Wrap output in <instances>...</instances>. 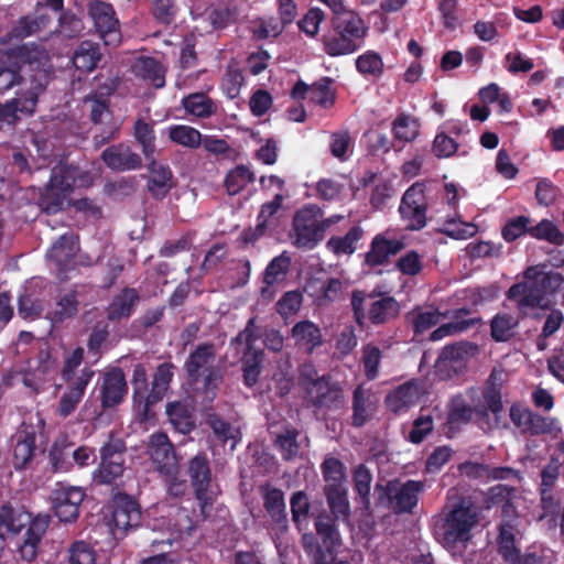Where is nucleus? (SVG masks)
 <instances>
[{
	"label": "nucleus",
	"mask_w": 564,
	"mask_h": 564,
	"mask_svg": "<svg viewBox=\"0 0 564 564\" xmlns=\"http://www.w3.org/2000/svg\"><path fill=\"white\" fill-rule=\"evenodd\" d=\"M47 53L39 45H22L0 56V93L19 85L17 96L0 105V130L11 127L20 116L34 113L37 99L47 84Z\"/></svg>",
	"instance_id": "nucleus-1"
},
{
	"label": "nucleus",
	"mask_w": 564,
	"mask_h": 564,
	"mask_svg": "<svg viewBox=\"0 0 564 564\" xmlns=\"http://www.w3.org/2000/svg\"><path fill=\"white\" fill-rule=\"evenodd\" d=\"M473 406L460 397L451 400L448 409V423L452 425L475 422L482 431L488 432L496 429L500 423L502 413L501 395L495 388L484 391L481 399L477 402L473 398Z\"/></svg>",
	"instance_id": "nucleus-2"
},
{
	"label": "nucleus",
	"mask_w": 564,
	"mask_h": 564,
	"mask_svg": "<svg viewBox=\"0 0 564 564\" xmlns=\"http://www.w3.org/2000/svg\"><path fill=\"white\" fill-rule=\"evenodd\" d=\"M29 524L23 543L19 546L21 556L32 561L37 554V545L50 524L48 514H31L22 509L4 506L0 510V550L3 547L4 533L17 534Z\"/></svg>",
	"instance_id": "nucleus-3"
},
{
	"label": "nucleus",
	"mask_w": 564,
	"mask_h": 564,
	"mask_svg": "<svg viewBox=\"0 0 564 564\" xmlns=\"http://www.w3.org/2000/svg\"><path fill=\"white\" fill-rule=\"evenodd\" d=\"M93 177L74 166L58 164L52 170L48 184L40 195L39 205L47 214L63 209L74 187H88Z\"/></svg>",
	"instance_id": "nucleus-4"
},
{
	"label": "nucleus",
	"mask_w": 564,
	"mask_h": 564,
	"mask_svg": "<svg viewBox=\"0 0 564 564\" xmlns=\"http://www.w3.org/2000/svg\"><path fill=\"white\" fill-rule=\"evenodd\" d=\"M188 383L196 393L207 401L214 400L221 382V375L216 367V349L212 344H202L191 352L185 361Z\"/></svg>",
	"instance_id": "nucleus-5"
},
{
	"label": "nucleus",
	"mask_w": 564,
	"mask_h": 564,
	"mask_svg": "<svg viewBox=\"0 0 564 564\" xmlns=\"http://www.w3.org/2000/svg\"><path fill=\"white\" fill-rule=\"evenodd\" d=\"M477 514L464 505L454 507L441 527L442 541L446 547L465 543L470 539V531L477 524Z\"/></svg>",
	"instance_id": "nucleus-6"
},
{
	"label": "nucleus",
	"mask_w": 564,
	"mask_h": 564,
	"mask_svg": "<svg viewBox=\"0 0 564 564\" xmlns=\"http://www.w3.org/2000/svg\"><path fill=\"white\" fill-rule=\"evenodd\" d=\"M188 474L195 489L196 498L204 517H207L210 507L218 495V489L212 482V474L208 459L204 455H197L191 459Z\"/></svg>",
	"instance_id": "nucleus-7"
},
{
	"label": "nucleus",
	"mask_w": 564,
	"mask_h": 564,
	"mask_svg": "<svg viewBox=\"0 0 564 564\" xmlns=\"http://www.w3.org/2000/svg\"><path fill=\"white\" fill-rule=\"evenodd\" d=\"M254 339V319L251 318L249 319L246 328L237 335L235 340L231 341V346L235 347L238 352L240 350L243 352V379L248 387H252L257 383L263 358L262 350L252 348Z\"/></svg>",
	"instance_id": "nucleus-8"
},
{
	"label": "nucleus",
	"mask_w": 564,
	"mask_h": 564,
	"mask_svg": "<svg viewBox=\"0 0 564 564\" xmlns=\"http://www.w3.org/2000/svg\"><path fill=\"white\" fill-rule=\"evenodd\" d=\"M319 207L308 205L293 218V245L301 249H313L321 241L318 228Z\"/></svg>",
	"instance_id": "nucleus-9"
},
{
	"label": "nucleus",
	"mask_w": 564,
	"mask_h": 564,
	"mask_svg": "<svg viewBox=\"0 0 564 564\" xmlns=\"http://www.w3.org/2000/svg\"><path fill=\"white\" fill-rule=\"evenodd\" d=\"M88 14L105 45L118 46L121 42V33L112 6L100 0H93L88 4Z\"/></svg>",
	"instance_id": "nucleus-10"
},
{
	"label": "nucleus",
	"mask_w": 564,
	"mask_h": 564,
	"mask_svg": "<svg viewBox=\"0 0 564 564\" xmlns=\"http://www.w3.org/2000/svg\"><path fill=\"white\" fill-rule=\"evenodd\" d=\"M476 350L477 347L468 343L446 346L435 362L437 375L442 378H451L460 373Z\"/></svg>",
	"instance_id": "nucleus-11"
},
{
	"label": "nucleus",
	"mask_w": 564,
	"mask_h": 564,
	"mask_svg": "<svg viewBox=\"0 0 564 564\" xmlns=\"http://www.w3.org/2000/svg\"><path fill=\"white\" fill-rule=\"evenodd\" d=\"M124 445L120 440H111L101 448V462L94 473V479L101 484H110L120 477L124 465Z\"/></svg>",
	"instance_id": "nucleus-12"
},
{
	"label": "nucleus",
	"mask_w": 564,
	"mask_h": 564,
	"mask_svg": "<svg viewBox=\"0 0 564 564\" xmlns=\"http://www.w3.org/2000/svg\"><path fill=\"white\" fill-rule=\"evenodd\" d=\"M399 212L402 219L405 221L406 228L419 230L425 226V197L421 184H413L406 189L402 197Z\"/></svg>",
	"instance_id": "nucleus-13"
},
{
	"label": "nucleus",
	"mask_w": 564,
	"mask_h": 564,
	"mask_svg": "<svg viewBox=\"0 0 564 564\" xmlns=\"http://www.w3.org/2000/svg\"><path fill=\"white\" fill-rule=\"evenodd\" d=\"M85 494L79 487L58 485L52 495L55 516L63 522L75 521Z\"/></svg>",
	"instance_id": "nucleus-14"
},
{
	"label": "nucleus",
	"mask_w": 564,
	"mask_h": 564,
	"mask_svg": "<svg viewBox=\"0 0 564 564\" xmlns=\"http://www.w3.org/2000/svg\"><path fill=\"white\" fill-rule=\"evenodd\" d=\"M148 453L160 473L170 476L176 471L177 457L166 434L155 433L151 435Z\"/></svg>",
	"instance_id": "nucleus-15"
},
{
	"label": "nucleus",
	"mask_w": 564,
	"mask_h": 564,
	"mask_svg": "<svg viewBox=\"0 0 564 564\" xmlns=\"http://www.w3.org/2000/svg\"><path fill=\"white\" fill-rule=\"evenodd\" d=\"M141 512L138 503L130 497H118L115 500V507L111 520L108 525L115 536L123 534L129 528L139 524Z\"/></svg>",
	"instance_id": "nucleus-16"
},
{
	"label": "nucleus",
	"mask_w": 564,
	"mask_h": 564,
	"mask_svg": "<svg viewBox=\"0 0 564 564\" xmlns=\"http://www.w3.org/2000/svg\"><path fill=\"white\" fill-rule=\"evenodd\" d=\"M423 393L424 388L421 382L409 381L399 386L386 397V405L395 414L404 413L417 404Z\"/></svg>",
	"instance_id": "nucleus-17"
},
{
	"label": "nucleus",
	"mask_w": 564,
	"mask_h": 564,
	"mask_svg": "<svg viewBox=\"0 0 564 564\" xmlns=\"http://www.w3.org/2000/svg\"><path fill=\"white\" fill-rule=\"evenodd\" d=\"M93 376V370L84 368L74 381L68 382V387L59 398L56 410L61 417H67L76 410Z\"/></svg>",
	"instance_id": "nucleus-18"
},
{
	"label": "nucleus",
	"mask_w": 564,
	"mask_h": 564,
	"mask_svg": "<svg viewBox=\"0 0 564 564\" xmlns=\"http://www.w3.org/2000/svg\"><path fill=\"white\" fill-rule=\"evenodd\" d=\"M424 489V482L408 480L404 484H393L388 487L390 501L399 512H409L417 503L419 495Z\"/></svg>",
	"instance_id": "nucleus-19"
},
{
	"label": "nucleus",
	"mask_w": 564,
	"mask_h": 564,
	"mask_svg": "<svg viewBox=\"0 0 564 564\" xmlns=\"http://www.w3.org/2000/svg\"><path fill=\"white\" fill-rule=\"evenodd\" d=\"M78 251V239L73 232L64 234L47 251V260L53 262L59 273L70 269L73 258Z\"/></svg>",
	"instance_id": "nucleus-20"
},
{
	"label": "nucleus",
	"mask_w": 564,
	"mask_h": 564,
	"mask_svg": "<svg viewBox=\"0 0 564 564\" xmlns=\"http://www.w3.org/2000/svg\"><path fill=\"white\" fill-rule=\"evenodd\" d=\"M307 392L311 400L318 405L337 408L344 402L341 389L324 377L313 380Z\"/></svg>",
	"instance_id": "nucleus-21"
},
{
	"label": "nucleus",
	"mask_w": 564,
	"mask_h": 564,
	"mask_svg": "<svg viewBox=\"0 0 564 564\" xmlns=\"http://www.w3.org/2000/svg\"><path fill=\"white\" fill-rule=\"evenodd\" d=\"M127 392L124 375L120 369H112L104 376L101 403L104 408L118 405Z\"/></svg>",
	"instance_id": "nucleus-22"
},
{
	"label": "nucleus",
	"mask_w": 564,
	"mask_h": 564,
	"mask_svg": "<svg viewBox=\"0 0 564 564\" xmlns=\"http://www.w3.org/2000/svg\"><path fill=\"white\" fill-rule=\"evenodd\" d=\"M291 336L295 346L307 354H312L323 343L321 328L311 321L296 323L292 328Z\"/></svg>",
	"instance_id": "nucleus-23"
},
{
	"label": "nucleus",
	"mask_w": 564,
	"mask_h": 564,
	"mask_svg": "<svg viewBox=\"0 0 564 564\" xmlns=\"http://www.w3.org/2000/svg\"><path fill=\"white\" fill-rule=\"evenodd\" d=\"M315 528L330 557L328 561L327 556L324 555L321 558V564H348L346 561L333 556L336 546L339 544V534L333 520L328 516H319L315 521Z\"/></svg>",
	"instance_id": "nucleus-24"
},
{
	"label": "nucleus",
	"mask_w": 564,
	"mask_h": 564,
	"mask_svg": "<svg viewBox=\"0 0 564 564\" xmlns=\"http://www.w3.org/2000/svg\"><path fill=\"white\" fill-rule=\"evenodd\" d=\"M102 160L108 167L118 171L133 170L141 165L139 155L123 144L106 149L102 152Z\"/></svg>",
	"instance_id": "nucleus-25"
},
{
	"label": "nucleus",
	"mask_w": 564,
	"mask_h": 564,
	"mask_svg": "<svg viewBox=\"0 0 564 564\" xmlns=\"http://www.w3.org/2000/svg\"><path fill=\"white\" fill-rule=\"evenodd\" d=\"M333 14V25L335 31L344 32L355 41H360L365 37L367 26L364 20L356 12L347 10L344 6L341 11Z\"/></svg>",
	"instance_id": "nucleus-26"
},
{
	"label": "nucleus",
	"mask_w": 564,
	"mask_h": 564,
	"mask_svg": "<svg viewBox=\"0 0 564 564\" xmlns=\"http://www.w3.org/2000/svg\"><path fill=\"white\" fill-rule=\"evenodd\" d=\"M290 265L291 258L286 252H282L269 262L263 274V282L265 284V286L261 289L263 297L268 300L272 299L273 292L270 291V286L279 284L286 279Z\"/></svg>",
	"instance_id": "nucleus-27"
},
{
	"label": "nucleus",
	"mask_w": 564,
	"mask_h": 564,
	"mask_svg": "<svg viewBox=\"0 0 564 564\" xmlns=\"http://www.w3.org/2000/svg\"><path fill=\"white\" fill-rule=\"evenodd\" d=\"M403 243L398 239H388L378 235L371 242L370 250L366 253V263L370 267L383 264L390 256L398 253Z\"/></svg>",
	"instance_id": "nucleus-28"
},
{
	"label": "nucleus",
	"mask_w": 564,
	"mask_h": 564,
	"mask_svg": "<svg viewBox=\"0 0 564 564\" xmlns=\"http://www.w3.org/2000/svg\"><path fill=\"white\" fill-rule=\"evenodd\" d=\"M132 72L155 88H162L165 85V69L152 57H138L132 64Z\"/></svg>",
	"instance_id": "nucleus-29"
},
{
	"label": "nucleus",
	"mask_w": 564,
	"mask_h": 564,
	"mask_svg": "<svg viewBox=\"0 0 564 564\" xmlns=\"http://www.w3.org/2000/svg\"><path fill=\"white\" fill-rule=\"evenodd\" d=\"M377 400L370 389L358 386L354 391L352 423L362 426L375 410Z\"/></svg>",
	"instance_id": "nucleus-30"
},
{
	"label": "nucleus",
	"mask_w": 564,
	"mask_h": 564,
	"mask_svg": "<svg viewBox=\"0 0 564 564\" xmlns=\"http://www.w3.org/2000/svg\"><path fill=\"white\" fill-rule=\"evenodd\" d=\"M51 20L52 18L43 9H40L33 14L21 18L12 29L11 36L23 39L34 35L45 29Z\"/></svg>",
	"instance_id": "nucleus-31"
},
{
	"label": "nucleus",
	"mask_w": 564,
	"mask_h": 564,
	"mask_svg": "<svg viewBox=\"0 0 564 564\" xmlns=\"http://www.w3.org/2000/svg\"><path fill=\"white\" fill-rule=\"evenodd\" d=\"M517 527L514 519H505L500 525V532L498 538L499 552L502 557L510 563L519 561V549L516 542Z\"/></svg>",
	"instance_id": "nucleus-32"
},
{
	"label": "nucleus",
	"mask_w": 564,
	"mask_h": 564,
	"mask_svg": "<svg viewBox=\"0 0 564 564\" xmlns=\"http://www.w3.org/2000/svg\"><path fill=\"white\" fill-rule=\"evenodd\" d=\"M166 414L175 430L183 434L188 433L194 427L192 403L188 401L169 403L166 405Z\"/></svg>",
	"instance_id": "nucleus-33"
},
{
	"label": "nucleus",
	"mask_w": 564,
	"mask_h": 564,
	"mask_svg": "<svg viewBox=\"0 0 564 564\" xmlns=\"http://www.w3.org/2000/svg\"><path fill=\"white\" fill-rule=\"evenodd\" d=\"M149 189L155 197H163L172 187V172L169 166L152 161L149 166Z\"/></svg>",
	"instance_id": "nucleus-34"
},
{
	"label": "nucleus",
	"mask_w": 564,
	"mask_h": 564,
	"mask_svg": "<svg viewBox=\"0 0 564 564\" xmlns=\"http://www.w3.org/2000/svg\"><path fill=\"white\" fill-rule=\"evenodd\" d=\"M182 106L187 115L195 118H209L217 110L215 101L204 93L189 94L182 99Z\"/></svg>",
	"instance_id": "nucleus-35"
},
{
	"label": "nucleus",
	"mask_w": 564,
	"mask_h": 564,
	"mask_svg": "<svg viewBox=\"0 0 564 564\" xmlns=\"http://www.w3.org/2000/svg\"><path fill=\"white\" fill-rule=\"evenodd\" d=\"M264 507L272 520L281 528L286 529V513L284 495L280 489L265 487L263 489Z\"/></svg>",
	"instance_id": "nucleus-36"
},
{
	"label": "nucleus",
	"mask_w": 564,
	"mask_h": 564,
	"mask_svg": "<svg viewBox=\"0 0 564 564\" xmlns=\"http://www.w3.org/2000/svg\"><path fill=\"white\" fill-rule=\"evenodd\" d=\"M356 69L367 79H378L383 75L384 63L382 56L372 50L360 54L355 61Z\"/></svg>",
	"instance_id": "nucleus-37"
},
{
	"label": "nucleus",
	"mask_w": 564,
	"mask_h": 564,
	"mask_svg": "<svg viewBox=\"0 0 564 564\" xmlns=\"http://www.w3.org/2000/svg\"><path fill=\"white\" fill-rule=\"evenodd\" d=\"M164 132L173 143L184 148L197 149L202 143V133L187 124H172Z\"/></svg>",
	"instance_id": "nucleus-38"
},
{
	"label": "nucleus",
	"mask_w": 564,
	"mask_h": 564,
	"mask_svg": "<svg viewBox=\"0 0 564 564\" xmlns=\"http://www.w3.org/2000/svg\"><path fill=\"white\" fill-rule=\"evenodd\" d=\"M100 56L98 45L90 41H85L75 51L73 64L78 70L89 73L95 69Z\"/></svg>",
	"instance_id": "nucleus-39"
},
{
	"label": "nucleus",
	"mask_w": 564,
	"mask_h": 564,
	"mask_svg": "<svg viewBox=\"0 0 564 564\" xmlns=\"http://www.w3.org/2000/svg\"><path fill=\"white\" fill-rule=\"evenodd\" d=\"M138 299L135 290L124 289L110 303L108 307V317L110 319H120L130 316Z\"/></svg>",
	"instance_id": "nucleus-40"
},
{
	"label": "nucleus",
	"mask_w": 564,
	"mask_h": 564,
	"mask_svg": "<svg viewBox=\"0 0 564 564\" xmlns=\"http://www.w3.org/2000/svg\"><path fill=\"white\" fill-rule=\"evenodd\" d=\"M324 491L328 507L334 517L338 520H347L350 512V506L346 487H325Z\"/></svg>",
	"instance_id": "nucleus-41"
},
{
	"label": "nucleus",
	"mask_w": 564,
	"mask_h": 564,
	"mask_svg": "<svg viewBox=\"0 0 564 564\" xmlns=\"http://www.w3.org/2000/svg\"><path fill=\"white\" fill-rule=\"evenodd\" d=\"M209 425L214 432L216 440L224 444V446L228 445V451L234 452L238 442L240 441V431L238 427L229 425L221 419L210 415L209 416Z\"/></svg>",
	"instance_id": "nucleus-42"
},
{
	"label": "nucleus",
	"mask_w": 564,
	"mask_h": 564,
	"mask_svg": "<svg viewBox=\"0 0 564 564\" xmlns=\"http://www.w3.org/2000/svg\"><path fill=\"white\" fill-rule=\"evenodd\" d=\"M283 202V196L278 193L274 195L273 199L269 203L262 205L261 210L258 216V225L256 228V232L253 237H248L246 235V241H252L258 236H261L265 229L273 226L275 223V214L281 208Z\"/></svg>",
	"instance_id": "nucleus-43"
},
{
	"label": "nucleus",
	"mask_w": 564,
	"mask_h": 564,
	"mask_svg": "<svg viewBox=\"0 0 564 564\" xmlns=\"http://www.w3.org/2000/svg\"><path fill=\"white\" fill-rule=\"evenodd\" d=\"M358 47L357 41L344 32L334 30V33L324 37V50L330 56H340L354 53Z\"/></svg>",
	"instance_id": "nucleus-44"
},
{
	"label": "nucleus",
	"mask_w": 564,
	"mask_h": 564,
	"mask_svg": "<svg viewBox=\"0 0 564 564\" xmlns=\"http://www.w3.org/2000/svg\"><path fill=\"white\" fill-rule=\"evenodd\" d=\"M173 375V366L171 364H162L158 367L151 392L145 398L147 404H152L163 398L169 389Z\"/></svg>",
	"instance_id": "nucleus-45"
},
{
	"label": "nucleus",
	"mask_w": 564,
	"mask_h": 564,
	"mask_svg": "<svg viewBox=\"0 0 564 564\" xmlns=\"http://www.w3.org/2000/svg\"><path fill=\"white\" fill-rule=\"evenodd\" d=\"M361 237L362 229L354 227L344 237H332L327 241V248L336 256L351 254L357 249V242Z\"/></svg>",
	"instance_id": "nucleus-46"
},
{
	"label": "nucleus",
	"mask_w": 564,
	"mask_h": 564,
	"mask_svg": "<svg viewBox=\"0 0 564 564\" xmlns=\"http://www.w3.org/2000/svg\"><path fill=\"white\" fill-rule=\"evenodd\" d=\"M392 131L397 140L411 142L419 135L420 123L411 116L401 115L393 121Z\"/></svg>",
	"instance_id": "nucleus-47"
},
{
	"label": "nucleus",
	"mask_w": 564,
	"mask_h": 564,
	"mask_svg": "<svg viewBox=\"0 0 564 564\" xmlns=\"http://www.w3.org/2000/svg\"><path fill=\"white\" fill-rule=\"evenodd\" d=\"M322 473L326 482L325 487H344L346 480L344 464L335 458L327 457L322 464Z\"/></svg>",
	"instance_id": "nucleus-48"
},
{
	"label": "nucleus",
	"mask_w": 564,
	"mask_h": 564,
	"mask_svg": "<svg viewBox=\"0 0 564 564\" xmlns=\"http://www.w3.org/2000/svg\"><path fill=\"white\" fill-rule=\"evenodd\" d=\"M440 231L454 239H467L476 235L477 226L452 217L443 221Z\"/></svg>",
	"instance_id": "nucleus-49"
},
{
	"label": "nucleus",
	"mask_w": 564,
	"mask_h": 564,
	"mask_svg": "<svg viewBox=\"0 0 564 564\" xmlns=\"http://www.w3.org/2000/svg\"><path fill=\"white\" fill-rule=\"evenodd\" d=\"M529 234L540 240H545L553 245H562L564 242V235L558 227L549 219L541 220L538 225L529 228Z\"/></svg>",
	"instance_id": "nucleus-50"
},
{
	"label": "nucleus",
	"mask_w": 564,
	"mask_h": 564,
	"mask_svg": "<svg viewBox=\"0 0 564 564\" xmlns=\"http://www.w3.org/2000/svg\"><path fill=\"white\" fill-rule=\"evenodd\" d=\"M399 310L397 301L391 297L373 301L369 307V319L375 323H383L388 318L397 315Z\"/></svg>",
	"instance_id": "nucleus-51"
},
{
	"label": "nucleus",
	"mask_w": 564,
	"mask_h": 564,
	"mask_svg": "<svg viewBox=\"0 0 564 564\" xmlns=\"http://www.w3.org/2000/svg\"><path fill=\"white\" fill-rule=\"evenodd\" d=\"M252 181V173L246 166H236L228 172L225 185L229 195H236Z\"/></svg>",
	"instance_id": "nucleus-52"
},
{
	"label": "nucleus",
	"mask_w": 564,
	"mask_h": 564,
	"mask_svg": "<svg viewBox=\"0 0 564 564\" xmlns=\"http://www.w3.org/2000/svg\"><path fill=\"white\" fill-rule=\"evenodd\" d=\"M330 153L339 161H346L352 153V140L347 131L335 132L330 137Z\"/></svg>",
	"instance_id": "nucleus-53"
},
{
	"label": "nucleus",
	"mask_w": 564,
	"mask_h": 564,
	"mask_svg": "<svg viewBox=\"0 0 564 564\" xmlns=\"http://www.w3.org/2000/svg\"><path fill=\"white\" fill-rule=\"evenodd\" d=\"M310 99L324 108L333 106L335 101V94L332 89L330 80L324 78L312 85L310 89Z\"/></svg>",
	"instance_id": "nucleus-54"
},
{
	"label": "nucleus",
	"mask_w": 564,
	"mask_h": 564,
	"mask_svg": "<svg viewBox=\"0 0 564 564\" xmlns=\"http://www.w3.org/2000/svg\"><path fill=\"white\" fill-rule=\"evenodd\" d=\"M68 562L69 564H99L95 550L84 541L72 544L68 551Z\"/></svg>",
	"instance_id": "nucleus-55"
},
{
	"label": "nucleus",
	"mask_w": 564,
	"mask_h": 564,
	"mask_svg": "<svg viewBox=\"0 0 564 564\" xmlns=\"http://www.w3.org/2000/svg\"><path fill=\"white\" fill-rule=\"evenodd\" d=\"M518 321L509 314H498L491 321V335L498 341L507 340Z\"/></svg>",
	"instance_id": "nucleus-56"
},
{
	"label": "nucleus",
	"mask_w": 564,
	"mask_h": 564,
	"mask_svg": "<svg viewBox=\"0 0 564 564\" xmlns=\"http://www.w3.org/2000/svg\"><path fill=\"white\" fill-rule=\"evenodd\" d=\"M380 361L381 350L377 346L368 344L362 348L364 370L369 380L378 377Z\"/></svg>",
	"instance_id": "nucleus-57"
},
{
	"label": "nucleus",
	"mask_w": 564,
	"mask_h": 564,
	"mask_svg": "<svg viewBox=\"0 0 564 564\" xmlns=\"http://www.w3.org/2000/svg\"><path fill=\"white\" fill-rule=\"evenodd\" d=\"M477 322L476 318L464 319L460 316H456V319L446 324L441 325L431 334L432 340H440L448 335H454L469 329Z\"/></svg>",
	"instance_id": "nucleus-58"
},
{
	"label": "nucleus",
	"mask_w": 564,
	"mask_h": 564,
	"mask_svg": "<svg viewBox=\"0 0 564 564\" xmlns=\"http://www.w3.org/2000/svg\"><path fill=\"white\" fill-rule=\"evenodd\" d=\"M303 303L302 293L299 291L286 292L276 303L278 313L283 318H289L295 315L301 308Z\"/></svg>",
	"instance_id": "nucleus-59"
},
{
	"label": "nucleus",
	"mask_w": 564,
	"mask_h": 564,
	"mask_svg": "<svg viewBox=\"0 0 564 564\" xmlns=\"http://www.w3.org/2000/svg\"><path fill=\"white\" fill-rule=\"evenodd\" d=\"M135 138L138 142L142 145L143 154L147 159H152L155 145H154V131L153 128L144 122V121H137L135 123Z\"/></svg>",
	"instance_id": "nucleus-60"
},
{
	"label": "nucleus",
	"mask_w": 564,
	"mask_h": 564,
	"mask_svg": "<svg viewBox=\"0 0 564 564\" xmlns=\"http://www.w3.org/2000/svg\"><path fill=\"white\" fill-rule=\"evenodd\" d=\"M316 193L325 200H340L346 195V189L335 180L323 178L316 184Z\"/></svg>",
	"instance_id": "nucleus-61"
},
{
	"label": "nucleus",
	"mask_w": 564,
	"mask_h": 564,
	"mask_svg": "<svg viewBox=\"0 0 564 564\" xmlns=\"http://www.w3.org/2000/svg\"><path fill=\"white\" fill-rule=\"evenodd\" d=\"M434 421L431 415H420L412 424L408 440L413 444H420L433 431Z\"/></svg>",
	"instance_id": "nucleus-62"
},
{
	"label": "nucleus",
	"mask_w": 564,
	"mask_h": 564,
	"mask_svg": "<svg viewBox=\"0 0 564 564\" xmlns=\"http://www.w3.org/2000/svg\"><path fill=\"white\" fill-rule=\"evenodd\" d=\"M505 67L512 74L527 73L533 67V61L521 52H509L505 56Z\"/></svg>",
	"instance_id": "nucleus-63"
},
{
	"label": "nucleus",
	"mask_w": 564,
	"mask_h": 564,
	"mask_svg": "<svg viewBox=\"0 0 564 564\" xmlns=\"http://www.w3.org/2000/svg\"><path fill=\"white\" fill-rule=\"evenodd\" d=\"M282 30L283 23L273 18L260 19L252 26V32L258 39L275 37Z\"/></svg>",
	"instance_id": "nucleus-64"
}]
</instances>
